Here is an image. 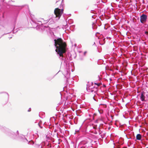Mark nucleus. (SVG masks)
I'll use <instances>...</instances> for the list:
<instances>
[{"label":"nucleus","mask_w":148,"mask_h":148,"mask_svg":"<svg viewBox=\"0 0 148 148\" xmlns=\"http://www.w3.org/2000/svg\"><path fill=\"white\" fill-rule=\"evenodd\" d=\"M86 90L88 92L90 93V94L93 97V99L96 101H98L97 92L98 89L97 87H93L92 85L86 87Z\"/></svg>","instance_id":"obj_1"},{"label":"nucleus","mask_w":148,"mask_h":148,"mask_svg":"<svg viewBox=\"0 0 148 148\" xmlns=\"http://www.w3.org/2000/svg\"><path fill=\"white\" fill-rule=\"evenodd\" d=\"M2 130L11 138L16 140L18 139V136H17V134H16L15 133L5 127H3L2 128Z\"/></svg>","instance_id":"obj_2"},{"label":"nucleus","mask_w":148,"mask_h":148,"mask_svg":"<svg viewBox=\"0 0 148 148\" xmlns=\"http://www.w3.org/2000/svg\"><path fill=\"white\" fill-rule=\"evenodd\" d=\"M55 50L57 55L60 59H62L64 54L65 53L66 50V47H56Z\"/></svg>","instance_id":"obj_3"},{"label":"nucleus","mask_w":148,"mask_h":148,"mask_svg":"<svg viewBox=\"0 0 148 148\" xmlns=\"http://www.w3.org/2000/svg\"><path fill=\"white\" fill-rule=\"evenodd\" d=\"M54 45L55 46H66L65 42L61 38H58L54 40Z\"/></svg>","instance_id":"obj_4"},{"label":"nucleus","mask_w":148,"mask_h":148,"mask_svg":"<svg viewBox=\"0 0 148 148\" xmlns=\"http://www.w3.org/2000/svg\"><path fill=\"white\" fill-rule=\"evenodd\" d=\"M38 125L39 127V128H38V133L40 134L42 133L45 131V128L44 125V123H42L41 120H40Z\"/></svg>","instance_id":"obj_5"},{"label":"nucleus","mask_w":148,"mask_h":148,"mask_svg":"<svg viewBox=\"0 0 148 148\" xmlns=\"http://www.w3.org/2000/svg\"><path fill=\"white\" fill-rule=\"evenodd\" d=\"M54 12L55 14L56 15V17H58V18H60L63 13V10H60L58 8H57L55 9Z\"/></svg>","instance_id":"obj_6"},{"label":"nucleus","mask_w":148,"mask_h":148,"mask_svg":"<svg viewBox=\"0 0 148 148\" xmlns=\"http://www.w3.org/2000/svg\"><path fill=\"white\" fill-rule=\"evenodd\" d=\"M17 140L23 142H27L28 141L27 139L25 137V136L23 135H20L18 136Z\"/></svg>","instance_id":"obj_7"},{"label":"nucleus","mask_w":148,"mask_h":148,"mask_svg":"<svg viewBox=\"0 0 148 148\" xmlns=\"http://www.w3.org/2000/svg\"><path fill=\"white\" fill-rule=\"evenodd\" d=\"M147 16L145 14H142L140 17V21L141 23H143L145 22L147 19Z\"/></svg>","instance_id":"obj_8"},{"label":"nucleus","mask_w":148,"mask_h":148,"mask_svg":"<svg viewBox=\"0 0 148 148\" xmlns=\"http://www.w3.org/2000/svg\"><path fill=\"white\" fill-rule=\"evenodd\" d=\"M60 59L62 60V61L61 62V64H64V66H66L67 65L68 61L67 59L65 58V57L63 56L62 57V59Z\"/></svg>","instance_id":"obj_9"},{"label":"nucleus","mask_w":148,"mask_h":148,"mask_svg":"<svg viewBox=\"0 0 148 148\" xmlns=\"http://www.w3.org/2000/svg\"><path fill=\"white\" fill-rule=\"evenodd\" d=\"M144 93L145 92L143 91L142 92H141V93L140 99L142 101H145V97L144 95Z\"/></svg>","instance_id":"obj_10"},{"label":"nucleus","mask_w":148,"mask_h":148,"mask_svg":"<svg viewBox=\"0 0 148 148\" xmlns=\"http://www.w3.org/2000/svg\"><path fill=\"white\" fill-rule=\"evenodd\" d=\"M28 144H29L32 145H34V147H36V145H37L36 143H35V144H34V142L32 140H31L30 141H29L28 143Z\"/></svg>","instance_id":"obj_11"},{"label":"nucleus","mask_w":148,"mask_h":148,"mask_svg":"<svg viewBox=\"0 0 148 148\" xmlns=\"http://www.w3.org/2000/svg\"><path fill=\"white\" fill-rule=\"evenodd\" d=\"M142 136L140 134H138L136 136V139L138 140H140L141 139Z\"/></svg>","instance_id":"obj_12"},{"label":"nucleus","mask_w":148,"mask_h":148,"mask_svg":"<svg viewBox=\"0 0 148 148\" xmlns=\"http://www.w3.org/2000/svg\"><path fill=\"white\" fill-rule=\"evenodd\" d=\"M2 93H5L7 96L8 100H7V102L6 103H7V102H8V99L9 98V95L7 92H0V94H2Z\"/></svg>","instance_id":"obj_13"},{"label":"nucleus","mask_w":148,"mask_h":148,"mask_svg":"<svg viewBox=\"0 0 148 148\" xmlns=\"http://www.w3.org/2000/svg\"><path fill=\"white\" fill-rule=\"evenodd\" d=\"M62 1L61 0H60L56 2V4L57 6L60 5H61Z\"/></svg>","instance_id":"obj_14"},{"label":"nucleus","mask_w":148,"mask_h":148,"mask_svg":"<svg viewBox=\"0 0 148 148\" xmlns=\"http://www.w3.org/2000/svg\"><path fill=\"white\" fill-rule=\"evenodd\" d=\"M66 72L67 73L66 75H64L65 76V77L67 79H68L70 77V74L67 72Z\"/></svg>","instance_id":"obj_15"},{"label":"nucleus","mask_w":148,"mask_h":148,"mask_svg":"<svg viewBox=\"0 0 148 148\" xmlns=\"http://www.w3.org/2000/svg\"><path fill=\"white\" fill-rule=\"evenodd\" d=\"M97 50L99 52H100L101 51V47H97Z\"/></svg>","instance_id":"obj_16"},{"label":"nucleus","mask_w":148,"mask_h":148,"mask_svg":"<svg viewBox=\"0 0 148 148\" xmlns=\"http://www.w3.org/2000/svg\"><path fill=\"white\" fill-rule=\"evenodd\" d=\"M96 130L98 131V133L99 135H101V134L102 132L100 130V128L99 127L96 129Z\"/></svg>","instance_id":"obj_17"},{"label":"nucleus","mask_w":148,"mask_h":148,"mask_svg":"<svg viewBox=\"0 0 148 148\" xmlns=\"http://www.w3.org/2000/svg\"><path fill=\"white\" fill-rule=\"evenodd\" d=\"M95 84L97 86H99L101 84V83H95Z\"/></svg>","instance_id":"obj_18"},{"label":"nucleus","mask_w":148,"mask_h":148,"mask_svg":"<svg viewBox=\"0 0 148 148\" xmlns=\"http://www.w3.org/2000/svg\"><path fill=\"white\" fill-rule=\"evenodd\" d=\"M52 78L53 77H47V79L49 81H51Z\"/></svg>","instance_id":"obj_19"},{"label":"nucleus","mask_w":148,"mask_h":148,"mask_svg":"<svg viewBox=\"0 0 148 148\" xmlns=\"http://www.w3.org/2000/svg\"><path fill=\"white\" fill-rule=\"evenodd\" d=\"M38 148H42L41 144L38 146Z\"/></svg>","instance_id":"obj_20"},{"label":"nucleus","mask_w":148,"mask_h":148,"mask_svg":"<svg viewBox=\"0 0 148 148\" xmlns=\"http://www.w3.org/2000/svg\"><path fill=\"white\" fill-rule=\"evenodd\" d=\"M15 133H16V134H17L18 136H19V132L18 130Z\"/></svg>","instance_id":"obj_21"},{"label":"nucleus","mask_w":148,"mask_h":148,"mask_svg":"<svg viewBox=\"0 0 148 148\" xmlns=\"http://www.w3.org/2000/svg\"><path fill=\"white\" fill-rule=\"evenodd\" d=\"M31 111V108H30L28 110H27L28 112H30Z\"/></svg>","instance_id":"obj_22"},{"label":"nucleus","mask_w":148,"mask_h":148,"mask_svg":"<svg viewBox=\"0 0 148 148\" xmlns=\"http://www.w3.org/2000/svg\"><path fill=\"white\" fill-rule=\"evenodd\" d=\"M145 34L147 35L148 34V32L147 31H146L145 32Z\"/></svg>","instance_id":"obj_23"},{"label":"nucleus","mask_w":148,"mask_h":148,"mask_svg":"<svg viewBox=\"0 0 148 148\" xmlns=\"http://www.w3.org/2000/svg\"><path fill=\"white\" fill-rule=\"evenodd\" d=\"M87 53V51H85L84 53V55L85 56L86 55V53Z\"/></svg>","instance_id":"obj_24"},{"label":"nucleus","mask_w":148,"mask_h":148,"mask_svg":"<svg viewBox=\"0 0 148 148\" xmlns=\"http://www.w3.org/2000/svg\"><path fill=\"white\" fill-rule=\"evenodd\" d=\"M101 136V137L102 138H103V134H101L100 135Z\"/></svg>","instance_id":"obj_25"},{"label":"nucleus","mask_w":148,"mask_h":148,"mask_svg":"<svg viewBox=\"0 0 148 148\" xmlns=\"http://www.w3.org/2000/svg\"><path fill=\"white\" fill-rule=\"evenodd\" d=\"M80 60H84L83 58H80Z\"/></svg>","instance_id":"obj_26"},{"label":"nucleus","mask_w":148,"mask_h":148,"mask_svg":"<svg viewBox=\"0 0 148 148\" xmlns=\"http://www.w3.org/2000/svg\"><path fill=\"white\" fill-rule=\"evenodd\" d=\"M98 78H99V80H100V79H101V78L99 76V75L98 76Z\"/></svg>","instance_id":"obj_27"},{"label":"nucleus","mask_w":148,"mask_h":148,"mask_svg":"<svg viewBox=\"0 0 148 148\" xmlns=\"http://www.w3.org/2000/svg\"><path fill=\"white\" fill-rule=\"evenodd\" d=\"M95 133L96 134H97V131H95Z\"/></svg>","instance_id":"obj_28"},{"label":"nucleus","mask_w":148,"mask_h":148,"mask_svg":"<svg viewBox=\"0 0 148 148\" xmlns=\"http://www.w3.org/2000/svg\"><path fill=\"white\" fill-rule=\"evenodd\" d=\"M78 52H79V53H80L82 52V51H78Z\"/></svg>","instance_id":"obj_29"},{"label":"nucleus","mask_w":148,"mask_h":148,"mask_svg":"<svg viewBox=\"0 0 148 148\" xmlns=\"http://www.w3.org/2000/svg\"><path fill=\"white\" fill-rule=\"evenodd\" d=\"M37 121V120L35 122V123H36Z\"/></svg>","instance_id":"obj_30"},{"label":"nucleus","mask_w":148,"mask_h":148,"mask_svg":"<svg viewBox=\"0 0 148 148\" xmlns=\"http://www.w3.org/2000/svg\"><path fill=\"white\" fill-rule=\"evenodd\" d=\"M37 136H38V138L39 137L38 135V134L37 135Z\"/></svg>","instance_id":"obj_31"},{"label":"nucleus","mask_w":148,"mask_h":148,"mask_svg":"<svg viewBox=\"0 0 148 148\" xmlns=\"http://www.w3.org/2000/svg\"><path fill=\"white\" fill-rule=\"evenodd\" d=\"M140 47H139V50H140Z\"/></svg>","instance_id":"obj_32"},{"label":"nucleus","mask_w":148,"mask_h":148,"mask_svg":"<svg viewBox=\"0 0 148 148\" xmlns=\"http://www.w3.org/2000/svg\"><path fill=\"white\" fill-rule=\"evenodd\" d=\"M77 131H75V132H77Z\"/></svg>","instance_id":"obj_33"}]
</instances>
